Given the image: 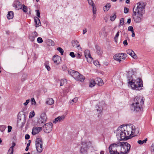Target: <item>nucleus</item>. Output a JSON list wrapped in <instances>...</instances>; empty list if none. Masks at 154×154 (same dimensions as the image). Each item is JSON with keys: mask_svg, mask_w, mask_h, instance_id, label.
Listing matches in <instances>:
<instances>
[{"mask_svg": "<svg viewBox=\"0 0 154 154\" xmlns=\"http://www.w3.org/2000/svg\"><path fill=\"white\" fill-rule=\"evenodd\" d=\"M114 133L119 140H127L131 137V135H137L139 133L138 128H136L135 126H131L125 127L121 126L114 131Z\"/></svg>", "mask_w": 154, "mask_h": 154, "instance_id": "1", "label": "nucleus"}, {"mask_svg": "<svg viewBox=\"0 0 154 154\" xmlns=\"http://www.w3.org/2000/svg\"><path fill=\"white\" fill-rule=\"evenodd\" d=\"M131 145L127 142H117L111 144L109 149L111 154H126L129 151Z\"/></svg>", "mask_w": 154, "mask_h": 154, "instance_id": "2", "label": "nucleus"}, {"mask_svg": "<svg viewBox=\"0 0 154 154\" xmlns=\"http://www.w3.org/2000/svg\"><path fill=\"white\" fill-rule=\"evenodd\" d=\"M145 6V4L144 2H140L137 4L136 7L135 6L134 7L132 16L134 21L136 23H139L141 21Z\"/></svg>", "mask_w": 154, "mask_h": 154, "instance_id": "3", "label": "nucleus"}, {"mask_svg": "<svg viewBox=\"0 0 154 154\" xmlns=\"http://www.w3.org/2000/svg\"><path fill=\"white\" fill-rule=\"evenodd\" d=\"M135 72H133L132 69L129 70L128 72V84L131 85L132 89L138 90L143 87V82L140 78L135 80L134 77L135 76Z\"/></svg>", "mask_w": 154, "mask_h": 154, "instance_id": "4", "label": "nucleus"}, {"mask_svg": "<svg viewBox=\"0 0 154 154\" xmlns=\"http://www.w3.org/2000/svg\"><path fill=\"white\" fill-rule=\"evenodd\" d=\"M144 98L142 97H135L132 104V108L135 112H139L141 110L144 103Z\"/></svg>", "mask_w": 154, "mask_h": 154, "instance_id": "5", "label": "nucleus"}, {"mask_svg": "<svg viewBox=\"0 0 154 154\" xmlns=\"http://www.w3.org/2000/svg\"><path fill=\"white\" fill-rule=\"evenodd\" d=\"M80 151L82 154H87L88 150L90 147L94 148V145L92 142L89 141H85L82 143Z\"/></svg>", "mask_w": 154, "mask_h": 154, "instance_id": "6", "label": "nucleus"}, {"mask_svg": "<svg viewBox=\"0 0 154 154\" xmlns=\"http://www.w3.org/2000/svg\"><path fill=\"white\" fill-rule=\"evenodd\" d=\"M35 146L37 151L41 153L44 149L43 143L42 139L37 138L35 140Z\"/></svg>", "mask_w": 154, "mask_h": 154, "instance_id": "7", "label": "nucleus"}, {"mask_svg": "<svg viewBox=\"0 0 154 154\" xmlns=\"http://www.w3.org/2000/svg\"><path fill=\"white\" fill-rule=\"evenodd\" d=\"M127 56V55L126 54L120 53L115 55L113 56V58L119 63H121L125 60Z\"/></svg>", "mask_w": 154, "mask_h": 154, "instance_id": "8", "label": "nucleus"}, {"mask_svg": "<svg viewBox=\"0 0 154 154\" xmlns=\"http://www.w3.org/2000/svg\"><path fill=\"white\" fill-rule=\"evenodd\" d=\"M43 128L44 131L47 133H48L52 130V124L51 123H47L44 126Z\"/></svg>", "mask_w": 154, "mask_h": 154, "instance_id": "9", "label": "nucleus"}, {"mask_svg": "<svg viewBox=\"0 0 154 154\" xmlns=\"http://www.w3.org/2000/svg\"><path fill=\"white\" fill-rule=\"evenodd\" d=\"M47 119V117L46 116L45 113H43L41 114L40 118L39 119L38 123L39 124V126H41L40 124H42L45 123Z\"/></svg>", "mask_w": 154, "mask_h": 154, "instance_id": "10", "label": "nucleus"}, {"mask_svg": "<svg viewBox=\"0 0 154 154\" xmlns=\"http://www.w3.org/2000/svg\"><path fill=\"white\" fill-rule=\"evenodd\" d=\"M53 60L55 64H60L61 63V58L57 55H54L53 58Z\"/></svg>", "mask_w": 154, "mask_h": 154, "instance_id": "11", "label": "nucleus"}, {"mask_svg": "<svg viewBox=\"0 0 154 154\" xmlns=\"http://www.w3.org/2000/svg\"><path fill=\"white\" fill-rule=\"evenodd\" d=\"M68 72L75 79H78V77L80 74L78 72L74 70L70 69L69 71Z\"/></svg>", "mask_w": 154, "mask_h": 154, "instance_id": "12", "label": "nucleus"}, {"mask_svg": "<svg viewBox=\"0 0 154 154\" xmlns=\"http://www.w3.org/2000/svg\"><path fill=\"white\" fill-rule=\"evenodd\" d=\"M42 129V127H34L32 129V134L33 135H35L41 131Z\"/></svg>", "mask_w": 154, "mask_h": 154, "instance_id": "13", "label": "nucleus"}, {"mask_svg": "<svg viewBox=\"0 0 154 154\" xmlns=\"http://www.w3.org/2000/svg\"><path fill=\"white\" fill-rule=\"evenodd\" d=\"M13 6L17 10L21 9L23 7L22 5L19 1H16L13 4Z\"/></svg>", "mask_w": 154, "mask_h": 154, "instance_id": "14", "label": "nucleus"}, {"mask_svg": "<svg viewBox=\"0 0 154 154\" xmlns=\"http://www.w3.org/2000/svg\"><path fill=\"white\" fill-rule=\"evenodd\" d=\"M127 53L130 55L131 57L135 59H137V57L135 54L134 52L131 50L128 49L126 51Z\"/></svg>", "mask_w": 154, "mask_h": 154, "instance_id": "15", "label": "nucleus"}, {"mask_svg": "<svg viewBox=\"0 0 154 154\" xmlns=\"http://www.w3.org/2000/svg\"><path fill=\"white\" fill-rule=\"evenodd\" d=\"M38 35V33L35 31L32 33L31 34L29 35V38L31 41L33 42L35 40V38Z\"/></svg>", "mask_w": 154, "mask_h": 154, "instance_id": "16", "label": "nucleus"}, {"mask_svg": "<svg viewBox=\"0 0 154 154\" xmlns=\"http://www.w3.org/2000/svg\"><path fill=\"white\" fill-rule=\"evenodd\" d=\"M65 118L64 116H59L55 119L53 121V123H56L57 122H60L63 120Z\"/></svg>", "mask_w": 154, "mask_h": 154, "instance_id": "17", "label": "nucleus"}, {"mask_svg": "<svg viewBox=\"0 0 154 154\" xmlns=\"http://www.w3.org/2000/svg\"><path fill=\"white\" fill-rule=\"evenodd\" d=\"M14 16V13L12 11H10L8 12L7 15V18L9 19H12Z\"/></svg>", "mask_w": 154, "mask_h": 154, "instance_id": "18", "label": "nucleus"}, {"mask_svg": "<svg viewBox=\"0 0 154 154\" xmlns=\"http://www.w3.org/2000/svg\"><path fill=\"white\" fill-rule=\"evenodd\" d=\"M106 29L105 27H104L102 29L100 32V36L101 35L102 36L105 37L107 36V33L106 31Z\"/></svg>", "mask_w": 154, "mask_h": 154, "instance_id": "19", "label": "nucleus"}, {"mask_svg": "<svg viewBox=\"0 0 154 154\" xmlns=\"http://www.w3.org/2000/svg\"><path fill=\"white\" fill-rule=\"evenodd\" d=\"M72 46L74 47H79L80 45L79 44V42L77 40H72Z\"/></svg>", "mask_w": 154, "mask_h": 154, "instance_id": "20", "label": "nucleus"}, {"mask_svg": "<svg viewBox=\"0 0 154 154\" xmlns=\"http://www.w3.org/2000/svg\"><path fill=\"white\" fill-rule=\"evenodd\" d=\"M34 20L36 24V27L41 26V23L39 19L37 17H34Z\"/></svg>", "mask_w": 154, "mask_h": 154, "instance_id": "21", "label": "nucleus"}, {"mask_svg": "<svg viewBox=\"0 0 154 154\" xmlns=\"http://www.w3.org/2000/svg\"><path fill=\"white\" fill-rule=\"evenodd\" d=\"M96 84L99 86H102L103 85V80L100 78H97L96 81Z\"/></svg>", "mask_w": 154, "mask_h": 154, "instance_id": "22", "label": "nucleus"}, {"mask_svg": "<svg viewBox=\"0 0 154 154\" xmlns=\"http://www.w3.org/2000/svg\"><path fill=\"white\" fill-rule=\"evenodd\" d=\"M96 49V53L99 55H101L102 53V51L101 50L100 47L97 45L95 46Z\"/></svg>", "mask_w": 154, "mask_h": 154, "instance_id": "23", "label": "nucleus"}, {"mask_svg": "<svg viewBox=\"0 0 154 154\" xmlns=\"http://www.w3.org/2000/svg\"><path fill=\"white\" fill-rule=\"evenodd\" d=\"M110 7V4L109 3H107L106 5L103 7V10L104 11H107L108 10H109Z\"/></svg>", "mask_w": 154, "mask_h": 154, "instance_id": "24", "label": "nucleus"}, {"mask_svg": "<svg viewBox=\"0 0 154 154\" xmlns=\"http://www.w3.org/2000/svg\"><path fill=\"white\" fill-rule=\"evenodd\" d=\"M54 101L53 99L50 98L47 99L46 103L49 105H52L54 103Z\"/></svg>", "mask_w": 154, "mask_h": 154, "instance_id": "25", "label": "nucleus"}, {"mask_svg": "<svg viewBox=\"0 0 154 154\" xmlns=\"http://www.w3.org/2000/svg\"><path fill=\"white\" fill-rule=\"evenodd\" d=\"M96 84V83L94 80L93 79H92L90 80L89 86L90 87H92L94 86Z\"/></svg>", "mask_w": 154, "mask_h": 154, "instance_id": "26", "label": "nucleus"}, {"mask_svg": "<svg viewBox=\"0 0 154 154\" xmlns=\"http://www.w3.org/2000/svg\"><path fill=\"white\" fill-rule=\"evenodd\" d=\"M85 56L86 58H88L89 57L91 56L89 50H85Z\"/></svg>", "mask_w": 154, "mask_h": 154, "instance_id": "27", "label": "nucleus"}, {"mask_svg": "<svg viewBox=\"0 0 154 154\" xmlns=\"http://www.w3.org/2000/svg\"><path fill=\"white\" fill-rule=\"evenodd\" d=\"M78 79H75L76 80L79 81L81 82H83L85 79L84 77L83 76V75L79 74V75L78 77Z\"/></svg>", "mask_w": 154, "mask_h": 154, "instance_id": "28", "label": "nucleus"}, {"mask_svg": "<svg viewBox=\"0 0 154 154\" xmlns=\"http://www.w3.org/2000/svg\"><path fill=\"white\" fill-rule=\"evenodd\" d=\"M147 140L148 139L147 138H146L142 141L141 140H138L137 141V143L140 145H142L143 143H146Z\"/></svg>", "mask_w": 154, "mask_h": 154, "instance_id": "29", "label": "nucleus"}, {"mask_svg": "<svg viewBox=\"0 0 154 154\" xmlns=\"http://www.w3.org/2000/svg\"><path fill=\"white\" fill-rule=\"evenodd\" d=\"M121 32V31H118L117 33H116L114 38V39L116 43L117 42L118 40V37L119 36V33Z\"/></svg>", "mask_w": 154, "mask_h": 154, "instance_id": "30", "label": "nucleus"}, {"mask_svg": "<svg viewBox=\"0 0 154 154\" xmlns=\"http://www.w3.org/2000/svg\"><path fill=\"white\" fill-rule=\"evenodd\" d=\"M78 100V98L77 97L74 98L72 100L69 102V104L72 105L74 103H75L77 102Z\"/></svg>", "mask_w": 154, "mask_h": 154, "instance_id": "31", "label": "nucleus"}, {"mask_svg": "<svg viewBox=\"0 0 154 154\" xmlns=\"http://www.w3.org/2000/svg\"><path fill=\"white\" fill-rule=\"evenodd\" d=\"M87 1L89 4L92 7L95 6V5L93 1V0H87Z\"/></svg>", "mask_w": 154, "mask_h": 154, "instance_id": "32", "label": "nucleus"}, {"mask_svg": "<svg viewBox=\"0 0 154 154\" xmlns=\"http://www.w3.org/2000/svg\"><path fill=\"white\" fill-rule=\"evenodd\" d=\"M66 81L65 79H62L60 81V86H63L65 83H66Z\"/></svg>", "mask_w": 154, "mask_h": 154, "instance_id": "33", "label": "nucleus"}, {"mask_svg": "<svg viewBox=\"0 0 154 154\" xmlns=\"http://www.w3.org/2000/svg\"><path fill=\"white\" fill-rule=\"evenodd\" d=\"M95 7V6H94L93 7H92L93 8V16L94 17H95V14H96V11H97L96 8Z\"/></svg>", "mask_w": 154, "mask_h": 154, "instance_id": "34", "label": "nucleus"}, {"mask_svg": "<svg viewBox=\"0 0 154 154\" xmlns=\"http://www.w3.org/2000/svg\"><path fill=\"white\" fill-rule=\"evenodd\" d=\"M57 50L58 51L61 55H63V49L60 47H58L57 48Z\"/></svg>", "mask_w": 154, "mask_h": 154, "instance_id": "35", "label": "nucleus"}, {"mask_svg": "<svg viewBox=\"0 0 154 154\" xmlns=\"http://www.w3.org/2000/svg\"><path fill=\"white\" fill-rule=\"evenodd\" d=\"M124 18H121L120 20V23L119 24V26H120L123 25L124 24Z\"/></svg>", "mask_w": 154, "mask_h": 154, "instance_id": "36", "label": "nucleus"}, {"mask_svg": "<svg viewBox=\"0 0 154 154\" xmlns=\"http://www.w3.org/2000/svg\"><path fill=\"white\" fill-rule=\"evenodd\" d=\"M6 128V127L5 125H1L0 126V130L1 132H3Z\"/></svg>", "mask_w": 154, "mask_h": 154, "instance_id": "37", "label": "nucleus"}, {"mask_svg": "<svg viewBox=\"0 0 154 154\" xmlns=\"http://www.w3.org/2000/svg\"><path fill=\"white\" fill-rule=\"evenodd\" d=\"M116 14H114L113 15L111 16L110 17V20L111 21H114L116 18Z\"/></svg>", "mask_w": 154, "mask_h": 154, "instance_id": "38", "label": "nucleus"}, {"mask_svg": "<svg viewBox=\"0 0 154 154\" xmlns=\"http://www.w3.org/2000/svg\"><path fill=\"white\" fill-rule=\"evenodd\" d=\"M94 64L95 66L97 67H99L100 66V64H99V62L97 61H95L94 62Z\"/></svg>", "mask_w": 154, "mask_h": 154, "instance_id": "39", "label": "nucleus"}, {"mask_svg": "<svg viewBox=\"0 0 154 154\" xmlns=\"http://www.w3.org/2000/svg\"><path fill=\"white\" fill-rule=\"evenodd\" d=\"M31 102L32 105H35L36 103V102L34 98H31Z\"/></svg>", "mask_w": 154, "mask_h": 154, "instance_id": "40", "label": "nucleus"}, {"mask_svg": "<svg viewBox=\"0 0 154 154\" xmlns=\"http://www.w3.org/2000/svg\"><path fill=\"white\" fill-rule=\"evenodd\" d=\"M86 58L87 59V61L89 63L91 62L93 60V58L91 57V56L89 57H88V58Z\"/></svg>", "mask_w": 154, "mask_h": 154, "instance_id": "41", "label": "nucleus"}, {"mask_svg": "<svg viewBox=\"0 0 154 154\" xmlns=\"http://www.w3.org/2000/svg\"><path fill=\"white\" fill-rule=\"evenodd\" d=\"M23 10L24 12H26L27 11V8L24 5H23Z\"/></svg>", "mask_w": 154, "mask_h": 154, "instance_id": "42", "label": "nucleus"}, {"mask_svg": "<svg viewBox=\"0 0 154 154\" xmlns=\"http://www.w3.org/2000/svg\"><path fill=\"white\" fill-rule=\"evenodd\" d=\"M35 115V113L34 111L31 112L29 115V118H32Z\"/></svg>", "mask_w": 154, "mask_h": 154, "instance_id": "43", "label": "nucleus"}, {"mask_svg": "<svg viewBox=\"0 0 154 154\" xmlns=\"http://www.w3.org/2000/svg\"><path fill=\"white\" fill-rule=\"evenodd\" d=\"M37 41L39 43H42L43 42L42 38L41 37H38L37 39Z\"/></svg>", "mask_w": 154, "mask_h": 154, "instance_id": "44", "label": "nucleus"}, {"mask_svg": "<svg viewBox=\"0 0 154 154\" xmlns=\"http://www.w3.org/2000/svg\"><path fill=\"white\" fill-rule=\"evenodd\" d=\"M128 30L129 31L131 32H133L134 29L133 27L132 26H130L128 27Z\"/></svg>", "mask_w": 154, "mask_h": 154, "instance_id": "45", "label": "nucleus"}, {"mask_svg": "<svg viewBox=\"0 0 154 154\" xmlns=\"http://www.w3.org/2000/svg\"><path fill=\"white\" fill-rule=\"evenodd\" d=\"M51 44V46H54V43L53 41H52L51 40H49L48 41Z\"/></svg>", "mask_w": 154, "mask_h": 154, "instance_id": "46", "label": "nucleus"}, {"mask_svg": "<svg viewBox=\"0 0 154 154\" xmlns=\"http://www.w3.org/2000/svg\"><path fill=\"white\" fill-rule=\"evenodd\" d=\"M13 150L9 149L8 151L7 154H13Z\"/></svg>", "mask_w": 154, "mask_h": 154, "instance_id": "47", "label": "nucleus"}, {"mask_svg": "<svg viewBox=\"0 0 154 154\" xmlns=\"http://www.w3.org/2000/svg\"><path fill=\"white\" fill-rule=\"evenodd\" d=\"M36 12L37 13V16L38 17H40V12H39V10H36Z\"/></svg>", "mask_w": 154, "mask_h": 154, "instance_id": "48", "label": "nucleus"}, {"mask_svg": "<svg viewBox=\"0 0 154 154\" xmlns=\"http://www.w3.org/2000/svg\"><path fill=\"white\" fill-rule=\"evenodd\" d=\"M129 9L127 8H125L124 9V12L125 14L127 13L129 11Z\"/></svg>", "mask_w": 154, "mask_h": 154, "instance_id": "49", "label": "nucleus"}, {"mask_svg": "<svg viewBox=\"0 0 154 154\" xmlns=\"http://www.w3.org/2000/svg\"><path fill=\"white\" fill-rule=\"evenodd\" d=\"M109 16L108 15H106L104 17V20H105V22H107L108 19H109Z\"/></svg>", "mask_w": 154, "mask_h": 154, "instance_id": "50", "label": "nucleus"}, {"mask_svg": "<svg viewBox=\"0 0 154 154\" xmlns=\"http://www.w3.org/2000/svg\"><path fill=\"white\" fill-rule=\"evenodd\" d=\"M49 62L48 61H46L45 63V67H50L48 65Z\"/></svg>", "mask_w": 154, "mask_h": 154, "instance_id": "51", "label": "nucleus"}, {"mask_svg": "<svg viewBox=\"0 0 154 154\" xmlns=\"http://www.w3.org/2000/svg\"><path fill=\"white\" fill-rule=\"evenodd\" d=\"M102 110H103V108L102 106L101 107H98V109H97V111H99V112H101Z\"/></svg>", "mask_w": 154, "mask_h": 154, "instance_id": "52", "label": "nucleus"}, {"mask_svg": "<svg viewBox=\"0 0 154 154\" xmlns=\"http://www.w3.org/2000/svg\"><path fill=\"white\" fill-rule=\"evenodd\" d=\"M151 149L152 152H154V143L152 144L151 147Z\"/></svg>", "mask_w": 154, "mask_h": 154, "instance_id": "53", "label": "nucleus"}, {"mask_svg": "<svg viewBox=\"0 0 154 154\" xmlns=\"http://www.w3.org/2000/svg\"><path fill=\"white\" fill-rule=\"evenodd\" d=\"M12 128V127L11 126H8V132H10L11 131V129Z\"/></svg>", "mask_w": 154, "mask_h": 154, "instance_id": "54", "label": "nucleus"}, {"mask_svg": "<svg viewBox=\"0 0 154 154\" xmlns=\"http://www.w3.org/2000/svg\"><path fill=\"white\" fill-rule=\"evenodd\" d=\"M15 143H14L13 142L12 143V145L11 146V147L9 149H11L13 150L14 147L15 146Z\"/></svg>", "mask_w": 154, "mask_h": 154, "instance_id": "55", "label": "nucleus"}, {"mask_svg": "<svg viewBox=\"0 0 154 154\" xmlns=\"http://www.w3.org/2000/svg\"><path fill=\"white\" fill-rule=\"evenodd\" d=\"M69 55L72 57H75L74 53L73 52H70Z\"/></svg>", "mask_w": 154, "mask_h": 154, "instance_id": "56", "label": "nucleus"}, {"mask_svg": "<svg viewBox=\"0 0 154 154\" xmlns=\"http://www.w3.org/2000/svg\"><path fill=\"white\" fill-rule=\"evenodd\" d=\"M29 102V100H26V102L23 103V104L25 106L27 105Z\"/></svg>", "mask_w": 154, "mask_h": 154, "instance_id": "57", "label": "nucleus"}, {"mask_svg": "<svg viewBox=\"0 0 154 154\" xmlns=\"http://www.w3.org/2000/svg\"><path fill=\"white\" fill-rule=\"evenodd\" d=\"M82 55L80 54L79 53H78L76 55V57L77 58H80Z\"/></svg>", "mask_w": 154, "mask_h": 154, "instance_id": "58", "label": "nucleus"}, {"mask_svg": "<svg viewBox=\"0 0 154 154\" xmlns=\"http://www.w3.org/2000/svg\"><path fill=\"white\" fill-rule=\"evenodd\" d=\"M29 135L28 134H26L25 136V138L26 139H29Z\"/></svg>", "mask_w": 154, "mask_h": 154, "instance_id": "59", "label": "nucleus"}, {"mask_svg": "<svg viewBox=\"0 0 154 154\" xmlns=\"http://www.w3.org/2000/svg\"><path fill=\"white\" fill-rule=\"evenodd\" d=\"M123 44L124 45H127L128 43L126 40H124L123 41Z\"/></svg>", "mask_w": 154, "mask_h": 154, "instance_id": "60", "label": "nucleus"}, {"mask_svg": "<svg viewBox=\"0 0 154 154\" xmlns=\"http://www.w3.org/2000/svg\"><path fill=\"white\" fill-rule=\"evenodd\" d=\"M131 32L132 33V34L131 35L133 37H134L135 36V34L134 32V31H133V32Z\"/></svg>", "mask_w": 154, "mask_h": 154, "instance_id": "61", "label": "nucleus"}, {"mask_svg": "<svg viewBox=\"0 0 154 154\" xmlns=\"http://www.w3.org/2000/svg\"><path fill=\"white\" fill-rule=\"evenodd\" d=\"M131 19L130 18H129L128 19V20H127V23L128 24H130L131 23Z\"/></svg>", "mask_w": 154, "mask_h": 154, "instance_id": "62", "label": "nucleus"}, {"mask_svg": "<svg viewBox=\"0 0 154 154\" xmlns=\"http://www.w3.org/2000/svg\"><path fill=\"white\" fill-rule=\"evenodd\" d=\"M87 32V30L86 29H84L83 31V34H85Z\"/></svg>", "mask_w": 154, "mask_h": 154, "instance_id": "63", "label": "nucleus"}, {"mask_svg": "<svg viewBox=\"0 0 154 154\" xmlns=\"http://www.w3.org/2000/svg\"><path fill=\"white\" fill-rule=\"evenodd\" d=\"M28 149H29V147L27 146L25 150L26 151H27L28 150Z\"/></svg>", "mask_w": 154, "mask_h": 154, "instance_id": "64", "label": "nucleus"}]
</instances>
